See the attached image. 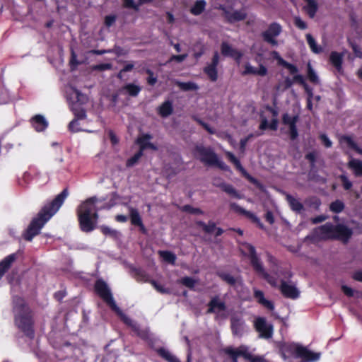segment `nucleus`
<instances>
[{
    "mask_svg": "<svg viewBox=\"0 0 362 362\" xmlns=\"http://www.w3.org/2000/svg\"><path fill=\"white\" fill-rule=\"evenodd\" d=\"M69 196L68 188H64L52 200L47 202L32 219L28 226H44L59 211Z\"/></svg>",
    "mask_w": 362,
    "mask_h": 362,
    "instance_id": "1",
    "label": "nucleus"
},
{
    "mask_svg": "<svg viewBox=\"0 0 362 362\" xmlns=\"http://www.w3.org/2000/svg\"><path fill=\"white\" fill-rule=\"evenodd\" d=\"M320 230V234L307 235L305 242L317 244L321 240L336 239L347 243L353 233L352 228H315ZM315 230V233H317Z\"/></svg>",
    "mask_w": 362,
    "mask_h": 362,
    "instance_id": "2",
    "label": "nucleus"
},
{
    "mask_svg": "<svg viewBox=\"0 0 362 362\" xmlns=\"http://www.w3.org/2000/svg\"><path fill=\"white\" fill-rule=\"evenodd\" d=\"M98 199L93 196L83 202L77 209V216L80 226H95L98 214L96 204Z\"/></svg>",
    "mask_w": 362,
    "mask_h": 362,
    "instance_id": "3",
    "label": "nucleus"
},
{
    "mask_svg": "<svg viewBox=\"0 0 362 362\" xmlns=\"http://www.w3.org/2000/svg\"><path fill=\"white\" fill-rule=\"evenodd\" d=\"M280 350L284 358L287 357L286 354L300 358L303 362H315L320 358V353L313 352L307 347L296 343H284Z\"/></svg>",
    "mask_w": 362,
    "mask_h": 362,
    "instance_id": "4",
    "label": "nucleus"
},
{
    "mask_svg": "<svg viewBox=\"0 0 362 362\" xmlns=\"http://www.w3.org/2000/svg\"><path fill=\"white\" fill-rule=\"evenodd\" d=\"M14 310L16 313V323L28 336L33 337L32 320L29 308L24 304V300L20 298L15 299Z\"/></svg>",
    "mask_w": 362,
    "mask_h": 362,
    "instance_id": "5",
    "label": "nucleus"
},
{
    "mask_svg": "<svg viewBox=\"0 0 362 362\" xmlns=\"http://www.w3.org/2000/svg\"><path fill=\"white\" fill-rule=\"evenodd\" d=\"M225 354L228 356L231 359V362H238V358L243 357L249 362H264V359L260 356H254L248 351V349L245 346H240L235 349L232 346H227L223 349Z\"/></svg>",
    "mask_w": 362,
    "mask_h": 362,
    "instance_id": "6",
    "label": "nucleus"
},
{
    "mask_svg": "<svg viewBox=\"0 0 362 362\" xmlns=\"http://www.w3.org/2000/svg\"><path fill=\"white\" fill-rule=\"evenodd\" d=\"M239 250L243 256L250 259V264L253 269H260L262 263L261 259L258 257L255 247L251 244L243 242L239 243Z\"/></svg>",
    "mask_w": 362,
    "mask_h": 362,
    "instance_id": "7",
    "label": "nucleus"
},
{
    "mask_svg": "<svg viewBox=\"0 0 362 362\" xmlns=\"http://www.w3.org/2000/svg\"><path fill=\"white\" fill-rule=\"evenodd\" d=\"M218 8L222 11L221 16L225 21L230 24L244 21L247 18L244 11L234 10L232 6L219 5Z\"/></svg>",
    "mask_w": 362,
    "mask_h": 362,
    "instance_id": "8",
    "label": "nucleus"
},
{
    "mask_svg": "<svg viewBox=\"0 0 362 362\" xmlns=\"http://www.w3.org/2000/svg\"><path fill=\"white\" fill-rule=\"evenodd\" d=\"M225 154L228 160L234 165L235 169L241 173L243 177L247 180L250 183L253 184L258 189H262L263 188L262 184L257 178L252 177L247 173L240 163V161L232 152L226 151Z\"/></svg>",
    "mask_w": 362,
    "mask_h": 362,
    "instance_id": "9",
    "label": "nucleus"
},
{
    "mask_svg": "<svg viewBox=\"0 0 362 362\" xmlns=\"http://www.w3.org/2000/svg\"><path fill=\"white\" fill-rule=\"evenodd\" d=\"M282 26L277 22L270 23L267 29L263 31L261 36L263 40L274 47L278 45L276 37L281 33Z\"/></svg>",
    "mask_w": 362,
    "mask_h": 362,
    "instance_id": "10",
    "label": "nucleus"
},
{
    "mask_svg": "<svg viewBox=\"0 0 362 362\" xmlns=\"http://www.w3.org/2000/svg\"><path fill=\"white\" fill-rule=\"evenodd\" d=\"M95 288L97 293L110 306L112 309L118 310V306L112 296L109 287L105 281L98 280L95 282Z\"/></svg>",
    "mask_w": 362,
    "mask_h": 362,
    "instance_id": "11",
    "label": "nucleus"
},
{
    "mask_svg": "<svg viewBox=\"0 0 362 362\" xmlns=\"http://www.w3.org/2000/svg\"><path fill=\"white\" fill-rule=\"evenodd\" d=\"M254 327L255 330L259 332V337L264 339H270L272 337L274 332L273 325L267 323L264 317H257L254 322Z\"/></svg>",
    "mask_w": 362,
    "mask_h": 362,
    "instance_id": "12",
    "label": "nucleus"
},
{
    "mask_svg": "<svg viewBox=\"0 0 362 362\" xmlns=\"http://www.w3.org/2000/svg\"><path fill=\"white\" fill-rule=\"evenodd\" d=\"M299 116L298 115L291 116L288 113H284L282 115V123L284 125L288 126V134L291 141L296 140L298 136V131L296 125Z\"/></svg>",
    "mask_w": 362,
    "mask_h": 362,
    "instance_id": "13",
    "label": "nucleus"
},
{
    "mask_svg": "<svg viewBox=\"0 0 362 362\" xmlns=\"http://www.w3.org/2000/svg\"><path fill=\"white\" fill-rule=\"evenodd\" d=\"M220 56L217 51L214 52L211 62L205 66V75L211 82H216L218 79L217 67L219 64Z\"/></svg>",
    "mask_w": 362,
    "mask_h": 362,
    "instance_id": "14",
    "label": "nucleus"
},
{
    "mask_svg": "<svg viewBox=\"0 0 362 362\" xmlns=\"http://www.w3.org/2000/svg\"><path fill=\"white\" fill-rule=\"evenodd\" d=\"M205 165L216 166L223 171H230V168L220 160L217 154L205 148Z\"/></svg>",
    "mask_w": 362,
    "mask_h": 362,
    "instance_id": "15",
    "label": "nucleus"
},
{
    "mask_svg": "<svg viewBox=\"0 0 362 362\" xmlns=\"http://www.w3.org/2000/svg\"><path fill=\"white\" fill-rule=\"evenodd\" d=\"M221 53L225 57H230L238 64L240 63L243 54L240 50L233 48L228 42H222L221 44Z\"/></svg>",
    "mask_w": 362,
    "mask_h": 362,
    "instance_id": "16",
    "label": "nucleus"
},
{
    "mask_svg": "<svg viewBox=\"0 0 362 362\" xmlns=\"http://www.w3.org/2000/svg\"><path fill=\"white\" fill-rule=\"evenodd\" d=\"M279 290L281 294L287 298L296 299L300 296V292L296 286L287 284L284 279L281 281Z\"/></svg>",
    "mask_w": 362,
    "mask_h": 362,
    "instance_id": "17",
    "label": "nucleus"
},
{
    "mask_svg": "<svg viewBox=\"0 0 362 362\" xmlns=\"http://www.w3.org/2000/svg\"><path fill=\"white\" fill-rule=\"evenodd\" d=\"M230 327L233 335L241 337L244 332V320L239 317H232L230 319Z\"/></svg>",
    "mask_w": 362,
    "mask_h": 362,
    "instance_id": "18",
    "label": "nucleus"
},
{
    "mask_svg": "<svg viewBox=\"0 0 362 362\" xmlns=\"http://www.w3.org/2000/svg\"><path fill=\"white\" fill-rule=\"evenodd\" d=\"M208 313H219L226 310L224 301L221 300L218 296L214 297L208 304Z\"/></svg>",
    "mask_w": 362,
    "mask_h": 362,
    "instance_id": "19",
    "label": "nucleus"
},
{
    "mask_svg": "<svg viewBox=\"0 0 362 362\" xmlns=\"http://www.w3.org/2000/svg\"><path fill=\"white\" fill-rule=\"evenodd\" d=\"M152 139V136L149 134H145L139 137L136 140V143L139 144V150L144 152V150L149 148L153 151H157L158 147L153 143L150 142L149 140Z\"/></svg>",
    "mask_w": 362,
    "mask_h": 362,
    "instance_id": "20",
    "label": "nucleus"
},
{
    "mask_svg": "<svg viewBox=\"0 0 362 362\" xmlns=\"http://www.w3.org/2000/svg\"><path fill=\"white\" fill-rule=\"evenodd\" d=\"M32 127L37 132H42L48 127V122L46 119L41 115H36L33 116L30 120Z\"/></svg>",
    "mask_w": 362,
    "mask_h": 362,
    "instance_id": "21",
    "label": "nucleus"
},
{
    "mask_svg": "<svg viewBox=\"0 0 362 362\" xmlns=\"http://www.w3.org/2000/svg\"><path fill=\"white\" fill-rule=\"evenodd\" d=\"M218 187L232 198L240 199L243 195L230 184L225 182H221Z\"/></svg>",
    "mask_w": 362,
    "mask_h": 362,
    "instance_id": "22",
    "label": "nucleus"
},
{
    "mask_svg": "<svg viewBox=\"0 0 362 362\" xmlns=\"http://www.w3.org/2000/svg\"><path fill=\"white\" fill-rule=\"evenodd\" d=\"M17 259L16 254H11L6 256L0 262V279L4 274L9 269L12 264Z\"/></svg>",
    "mask_w": 362,
    "mask_h": 362,
    "instance_id": "23",
    "label": "nucleus"
},
{
    "mask_svg": "<svg viewBox=\"0 0 362 362\" xmlns=\"http://www.w3.org/2000/svg\"><path fill=\"white\" fill-rule=\"evenodd\" d=\"M216 275L220 278L221 281L230 286H235L238 282V277L234 276L231 274L225 271L218 270L216 272Z\"/></svg>",
    "mask_w": 362,
    "mask_h": 362,
    "instance_id": "24",
    "label": "nucleus"
},
{
    "mask_svg": "<svg viewBox=\"0 0 362 362\" xmlns=\"http://www.w3.org/2000/svg\"><path fill=\"white\" fill-rule=\"evenodd\" d=\"M254 297L257 300V302L267 308L269 310H273L274 309V305L273 302L271 300H267L264 298V295L262 291L255 289L254 291Z\"/></svg>",
    "mask_w": 362,
    "mask_h": 362,
    "instance_id": "25",
    "label": "nucleus"
},
{
    "mask_svg": "<svg viewBox=\"0 0 362 362\" xmlns=\"http://www.w3.org/2000/svg\"><path fill=\"white\" fill-rule=\"evenodd\" d=\"M254 271L261 276L272 287H277V279L274 276H271L264 269L263 263L261 264V268L259 269H255Z\"/></svg>",
    "mask_w": 362,
    "mask_h": 362,
    "instance_id": "26",
    "label": "nucleus"
},
{
    "mask_svg": "<svg viewBox=\"0 0 362 362\" xmlns=\"http://www.w3.org/2000/svg\"><path fill=\"white\" fill-rule=\"evenodd\" d=\"M286 199L291 209L296 213L300 214L304 210L303 204L292 195L289 194H286Z\"/></svg>",
    "mask_w": 362,
    "mask_h": 362,
    "instance_id": "27",
    "label": "nucleus"
},
{
    "mask_svg": "<svg viewBox=\"0 0 362 362\" xmlns=\"http://www.w3.org/2000/svg\"><path fill=\"white\" fill-rule=\"evenodd\" d=\"M229 207H230V210H232L238 214H240L241 215H244L246 217L253 220L254 221H258L257 218L255 216V215L253 213L244 209L243 208H242L240 206H239L238 204H236L235 202L230 203Z\"/></svg>",
    "mask_w": 362,
    "mask_h": 362,
    "instance_id": "28",
    "label": "nucleus"
},
{
    "mask_svg": "<svg viewBox=\"0 0 362 362\" xmlns=\"http://www.w3.org/2000/svg\"><path fill=\"white\" fill-rule=\"evenodd\" d=\"M348 168L353 170L354 174L356 177H362V161L356 159L351 158L348 164Z\"/></svg>",
    "mask_w": 362,
    "mask_h": 362,
    "instance_id": "29",
    "label": "nucleus"
},
{
    "mask_svg": "<svg viewBox=\"0 0 362 362\" xmlns=\"http://www.w3.org/2000/svg\"><path fill=\"white\" fill-rule=\"evenodd\" d=\"M307 4L303 7L310 18H313L318 10V4L315 0H304Z\"/></svg>",
    "mask_w": 362,
    "mask_h": 362,
    "instance_id": "30",
    "label": "nucleus"
},
{
    "mask_svg": "<svg viewBox=\"0 0 362 362\" xmlns=\"http://www.w3.org/2000/svg\"><path fill=\"white\" fill-rule=\"evenodd\" d=\"M330 63L337 69L340 71L342 68L343 54L337 52H332L329 56Z\"/></svg>",
    "mask_w": 362,
    "mask_h": 362,
    "instance_id": "31",
    "label": "nucleus"
},
{
    "mask_svg": "<svg viewBox=\"0 0 362 362\" xmlns=\"http://www.w3.org/2000/svg\"><path fill=\"white\" fill-rule=\"evenodd\" d=\"M339 141L341 144L345 143L347 146L354 150L358 154L362 155V148H359L356 143L353 140L350 136L343 135L340 137Z\"/></svg>",
    "mask_w": 362,
    "mask_h": 362,
    "instance_id": "32",
    "label": "nucleus"
},
{
    "mask_svg": "<svg viewBox=\"0 0 362 362\" xmlns=\"http://www.w3.org/2000/svg\"><path fill=\"white\" fill-rule=\"evenodd\" d=\"M173 107L170 101L166 100L158 108V114L162 117H167L173 113Z\"/></svg>",
    "mask_w": 362,
    "mask_h": 362,
    "instance_id": "33",
    "label": "nucleus"
},
{
    "mask_svg": "<svg viewBox=\"0 0 362 362\" xmlns=\"http://www.w3.org/2000/svg\"><path fill=\"white\" fill-rule=\"evenodd\" d=\"M273 54L276 56V58L279 60V63L281 65H282L284 68L287 69L291 74H296V73L298 72V69L296 65L291 64L283 59L281 57H279V53L277 52L274 51Z\"/></svg>",
    "mask_w": 362,
    "mask_h": 362,
    "instance_id": "34",
    "label": "nucleus"
},
{
    "mask_svg": "<svg viewBox=\"0 0 362 362\" xmlns=\"http://www.w3.org/2000/svg\"><path fill=\"white\" fill-rule=\"evenodd\" d=\"M122 90H124L129 96L136 97L141 90V88L134 83H127L122 87Z\"/></svg>",
    "mask_w": 362,
    "mask_h": 362,
    "instance_id": "35",
    "label": "nucleus"
},
{
    "mask_svg": "<svg viewBox=\"0 0 362 362\" xmlns=\"http://www.w3.org/2000/svg\"><path fill=\"white\" fill-rule=\"evenodd\" d=\"M307 76L308 80L313 84H319L320 79L310 63L307 65Z\"/></svg>",
    "mask_w": 362,
    "mask_h": 362,
    "instance_id": "36",
    "label": "nucleus"
},
{
    "mask_svg": "<svg viewBox=\"0 0 362 362\" xmlns=\"http://www.w3.org/2000/svg\"><path fill=\"white\" fill-rule=\"evenodd\" d=\"M307 42L310 48V49L316 54H318L322 52V49L320 47L317 46V42L314 37L312 36L311 34L308 33L305 35Z\"/></svg>",
    "mask_w": 362,
    "mask_h": 362,
    "instance_id": "37",
    "label": "nucleus"
},
{
    "mask_svg": "<svg viewBox=\"0 0 362 362\" xmlns=\"http://www.w3.org/2000/svg\"><path fill=\"white\" fill-rule=\"evenodd\" d=\"M130 219L132 224L136 226H144L139 213L136 209H132L131 210Z\"/></svg>",
    "mask_w": 362,
    "mask_h": 362,
    "instance_id": "38",
    "label": "nucleus"
},
{
    "mask_svg": "<svg viewBox=\"0 0 362 362\" xmlns=\"http://www.w3.org/2000/svg\"><path fill=\"white\" fill-rule=\"evenodd\" d=\"M145 72L148 77L146 78V82L149 86H153L157 83V77L154 76L153 71L148 68H144L140 73Z\"/></svg>",
    "mask_w": 362,
    "mask_h": 362,
    "instance_id": "39",
    "label": "nucleus"
},
{
    "mask_svg": "<svg viewBox=\"0 0 362 362\" xmlns=\"http://www.w3.org/2000/svg\"><path fill=\"white\" fill-rule=\"evenodd\" d=\"M40 228H28L23 233V238L28 241H30L33 237L40 233Z\"/></svg>",
    "mask_w": 362,
    "mask_h": 362,
    "instance_id": "40",
    "label": "nucleus"
},
{
    "mask_svg": "<svg viewBox=\"0 0 362 362\" xmlns=\"http://www.w3.org/2000/svg\"><path fill=\"white\" fill-rule=\"evenodd\" d=\"M160 355L168 362H180V360L169 351L161 349L159 350Z\"/></svg>",
    "mask_w": 362,
    "mask_h": 362,
    "instance_id": "41",
    "label": "nucleus"
},
{
    "mask_svg": "<svg viewBox=\"0 0 362 362\" xmlns=\"http://www.w3.org/2000/svg\"><path fill=\"white\" fill-rule=\"evenodd\" d=\"M344 207H345V206H344V204L343 203V202H341L339 199L335 200L334 202H332L329 206L330 210L332 212L336 213V214H339V213L341 212L344 210Z\"/></svg>",
    "mask_w": 362,
    "mask_h": 362,
    "instance_id": "42",
    "label": "nucleus"
},
{
    "mask_svg": "<svg viewBox=\"0 0 362 362\" xmlns=\"http://www.w3.org/2000/svg\"><path fill=\"white\" fill-rule=\"evenodd\" d=\"M143 156V152L139 150L133 156L127 159L126 166L130 168L136 165Z\"/></svg>",
    "mask_w": 362,
    "mask_h": 362,
    "instance_id": "43",
    "label": "nucleus"
},
{
    "mask_svg": "<svg viewBox=\"0 0 362 362\" xmlns=\"http://www.w3.org/2000/svg\"><path fill=\"white\" fill-rule=\"evenodd\" d=\"M204 11V0L197 1L191 8L190 12L195 16L201 14Z\"/></svg>",
    "mask_w": 362,
    "mask_h": 362,
    "instance_id": "44",
    "label": "nucleus"
},
{
    "mask_svg": "<svg viewBox=\"0 0 362 362\" xmlns=\"http://www.w3.org/2000/svg\"><path fill=\"white\" fill-rule=\"evenodd\" d=\"M160 256L167 262L174 264L176 259L175 255L168 251H159Z\"/></svg>",
    "mask_w": 362,
    "mask_h": 362,
    "instance_id": "45",
    "label": "nucleus"
},
{
    "mask_svg": "<svg viewBox=\"0 0 362 362\" xmlns=\"http://www.w3.org/2000/svg\"><path fill=\"white\" fill-rule=\"evenodd\" d=\"M339 179L340 180L342 187L345 190L348 191L351 189L353 183L349 180L348 177L346 175H340L339 176Z\"/></svg>",
    "mask_w": 362,
    "mask_h": 362,
    "instance_id": "46",
    "label": "nucleus"
},
{
    "mask_svg": "<svg viewBox=\"0 0 362 362\" xmlns=\"http://www.w3.org/2000/svg\"><path fill=\"white\" fill-rule=\"evenodd\" d=\"M182 211H184V212H186L187 214H194V215L202 214V211L200 209L196 208V207H193V206H192L191 205H189V204L183 206L182 207Z\"/></svg>",
    "mask_w": 362,
    "mask_h": 362,
    "instance_id": "47",
    "label": "nucleus"
},
{
    "mask_svg": "<svg viewBox=\"0 0 362 362\" xmlns=\"http://www.w3.org/2000/svg\"><path fill=\"white\" fill-rule=\"evenodd\" d=\"M179 282L186 287L192 288L197 284V281L191 277H184L179 280Z\"/></svg>",
    "mask_w": 362,
    "mask_h": 362,
    "instance_id": "48",
    "label": "nucleus"
},
{
    "mask_svg": "<svg viewBox=\"0 0 362 362\" xmlns=\"http://www.w3.org/2000/svg\"><path fill=\"white\" fill-rule=\"evenodd\" d=\"M305 158L309 162L310 168H314L317 160L316 151H314L306 153L305 156Z\"/></svg>",
    "mask_w": 362,
    "mask_h": 362,
    "instance_id": "49",
    "label": "nucleus"
},
{
    "mask_svg": "<svg viewBox=\"0 0 362 362\" xmlns=\"http://www.w3.org/2000/svg\"><path fill=\"white\" fill-rule=\"evenodd\" d=\"M69 131L72 133H76L82 131L80 127V124L77 119H73L71 121L68 126Z\"/></svg>",
    "mask_w": 362,
    "mask_h": 362,
    "instance_id": "50",
    "label": "nucleus"
},
{
    "mask_svg": "<svg viewBox=\"0 0 362 362\" xmlns=\"http://www.w3.org/2000/svg\"><path fill=\"white\" fill-rule=\"evenodd\" d=\"M112 66L110 63H103L93 66L92 69L94 71H103L105 70H110Z\"/></svg>",
    "mask_w": 362,
    "mask_h": 362,
    "instance_id": "51",
    "label": "nucleus"
},
{
    "mask_svg": "<svg viewBox=\"0 0 362 362\" xmlns=\"http://www.w3.org/2000/svg\"><path fill=\"white\" fill-rule=\"evenodd\" d=\"M123 6L127 8H132L136 11L139 10V5L135 4L134 0H122Z\"/></svg>",
    "mask_w": 362,
    "mask_h": 362,
    "instance_id": "52",
    "label": "nucleus"
},
{
    "mask_svg": "<svg viewBox=\"0 0 362 362\" xmlns=\"http://www.w3.org/2000/svg\"><path fill=\"white\" fill-rule=\"evenodd\" d=\"M195 157L200 160V162L204 163V145L200 144L197 146L195 148L194 151Z\"/></svg>",
    "mask_w": 362,
    "mask_h": 362,
    "instance_id": "53",
    "label": "nucleus"
},
{
    "mask_svg": "<svg viewBox=\"0 0 362 362\" xmlns=\"http://www.w3.org/2000/svg\"><path fill=\"white\" fill-rule=\"evenodd\" d=\"M293 23L294 25L300 30H305L308 28L307 23L303 21L300 16H295Z\"/></svg>",
    "mask_w": 362,
    "mask_h": 362,
    "instance_id": "54",
    "label": "nucleus"
},
{
    "mask_svg": "<svg viewBox=\"0 0 362 362\" xmlns=\"http://www.w3.org/2000/svg\"><path fill=\"white\" fill-rule=\"evenodd\" d=\"M115 312L117 313L118 315L121 317V319L124 321V323H126L128 325H132V321L130 318H129L125 314L122 313V311L119 309L118 307V310L117 309H112Z\"/></svg>",
    "mask_w": 362,
    "mask_h": 362,
    "instance_id": "55",
    "label": "nucleus"
},
{
    "mask_svg": "<svg viewBox=\"0 0 362 362\" xmlns=\"http://www.w3.org/2000/svg\"><path fill=\"white\" fill-rule=\"evenodd\" d=\"M187 57V54H179V55H174L173 54L169 59L168 60L167 63H170L172 62H182Z\"/></svg>",
    "mask_w": 362,
    "mask_h": 362,
    "instance_id": "56",
    "label": "nucleus"
},
{
    "mask_svg": "<svg viewBox=\"0 0 362 362\" xmlns=\"http://www.w3.org/2000/svg\"><path fill=\"white\" fill-rule=\"evenodd\" d=\"M257 69L251 66L249 63L245 66V70L243 72V75L253 74L256 75Z\"/></svg>",
    "mask_w": 362,
    "mask_h": 362,
    "instance_id": "57",
    "label": "nucleus"
},
{
    "mask_svg": "<svg viewBox=\"0 0 362 362\" xmlns=\"http://www.w3.org/2000/svg\"><path fill=\"white\" fill-rule=\"evenodd\" d=\"M117 17L115 15H108L105 17V25L107 27L112 26L116 21Z\"/></svg>",
    "mask_w": 362,
    "mask_h": 362,
    "instance_id": "58",
    "label": "nucleus"
},
{
    "mask_svg": "<svg viewBox=\"0 0 362 362\" xmlns=\"http://www.w3.org/2000/svg\"><path fill=\"white\" fill-rule=\"evenodd\" d=\"M351 47L356 57L358 58H362V51L360 47L357 44L354 42L351 43Z\"/></svg>",
    "mask_w": 362,
    "mask_h": 362,
    "instance_id": "59",
    "label": "nucleus"
},
{
    "mask_svg": "<svg viewBox=\"0 0 362 362\" xmlns=\"http://www.w3.org/2000/svg\"><path fill=\"white\" fill-rule=\"evenodd\" d=\"M293 83H297L302 86L303 87L305 86V84H307V83L305 81L304 77L301 74H296L293 77Z\"/></svg>",
    "mask_w": 362,
    "mask_h": 362,
    "instance_id": "60",
    "label": "nucleus"
},
{
    "mask_svg": "<svg viewBox=\"0 0 362 362\" xmlns=\"http://www.w3.org/2000/svg\"><path fill=\"white\" fill-rule=\"evenodd\" d=\"M320 138L322 142V144H324V146L326 147V148H330L332 145V142L331 141V140L328 138V136L325 134H322L320 136Z\"/></svg>",
    "mask_w": 362,
    "mask_h": 362,
    "instance_id": "61",
    "label": "nucleus"
},
{
    "mask_svg": "<svg viewBox=\"0 0 362 362\" xmlns=\"http://www.w3.org/2000/svg\"><path fill=\"white\" fill-rule=\"evenodd\" d=\"M75 119L78 121V119H84L86 117V112L84 109H81L78 111L74 112Z\"/></svg>",
    "mask_w": 362,
    "mask_h": 362,
    "instance_id": "62",
    "label": "nucleus"
},
{
    "mask_svg": "<svg viewBox=\"0 0 362 362\" xmlns=\"http://www.w3.org/2000/svg\"><path fill=\"white\" fill-rule=\"evenodd\" d=\"M341 290L348 297H353L354 295V291L351 287H349L346 285H343L341 286Z\"/></svg>",
    "mask_w": 362,
    "mask_h": 362,
    "instance_id": "63",
    "label": "nucleus"
},
{
    "mask_svg": "<svg viewBox=\"0 0 362 362\" xmlns=\"http://www.w3.org/2000/svg\"><path fill=\"white\" fill-rule=\"evenodd\" d=\"M304 90L307 95V99L313 100V88L307 83L303 86Z\"/></svg>",
    "mask_w": 362,
    "mask_h": 362,
    "instance_id": "64",
    "label": "nucleus"
}]
</instances>
